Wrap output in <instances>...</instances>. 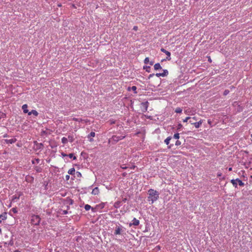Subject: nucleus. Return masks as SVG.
Masks as SVG:
<instances>
[{
  "label": "nucleus",
  "mask_w": 252,
  "mask_h": 252,
  "mask_svg": "<svg viewBox=\"0 0 252 252\" xmlns=\"http://www.w3.org/2000/svg\"><path fill=\"white\" fill-rule=\"evenodd\" d=\"M236 180L238 182V184H239V185L240 186H241V187H243L244 186V183L241 181L240 180V179H239L238 178V179H236Z\"/></svg>",
  "instance_id": "aec40b11"
},
{
  "label": "nucleus",
  "mask_w": 252,
  "mask_h": 252,
  "mask_svg": "<svg viewBox=\"0 0 252 252\" xmlns=\"http://www.w3.org/2000/svg\"><path fill=\"white\" fill-rule=\"evenodd\" d=\"M7 136V135L6 134H5L3 135V137H6Z\"/></svg>",
  "instance_id": "3c124183"
},
{
  "label": "nucleus",
  "mask_w": 252,
  "mask_h": 252,
  "mask_svg": "<svg viewBox=\"0 0 252 252\" xmlns=\"http://www.w3.org/2000/svg\"><path fill=\"white\" fill-rule=\"evenodd\" d=\"M175 112H176L177 113H180L182 112V110L181 108L178 107V108H177L175 110Z\"/></svg>",
  "instance_id": "b1692460"
},
{
  "label": "nucleus",
  "mask_w": 252,
  "mask_h": 252,
  "mask_svg": "<svg viewBox=\"0 0 252 252\" xmlns=\"http://www.w3.org/2000/svg\"><path fill=\"white\" fill-rule=\"evenodd\" d=\"M122 229L119 227H116V229L114 232L115 235L120 234Z\"/></svg>",
  "instance_id": "ddd939ff"
},
{
  "label": "nucleus",
  "mask_w": 252,
  "mask_h": 252,
  "mask_svg": "<svg viewBox=\"0 0 252 252\" xmlns=\"http://www.w3.org/2000/svg\"><path fill=\"white\" fill-rule=\"evenodd\" d=\"M171 139V137H168L167 138H166L164 140V143L168 145L169 144L170 141Z\"/></svg>",
  "instance_id": "a211bd4d"
},
{
  "label": "nucleus",
  "mask_w": 252,
  "mask_h": 252,
  "mask_svg": "<svg viewBox=\"0 0 252 252\" xmlns=\"http://www.w3.org/2000/svg\"><path fill=\"white\" fill-rule=\"evenodd\" d=\"M70 158H73V159H76V157L74 156L73 154H69L68 155H67Z\"/></svg>",
  "instance_id": "393cba45"
},
{
  "label": "nucleus",
  "mask_w": 252,
  "mask_h": 252,
  "mask_svg": "<svg viewBox=\"0 0 252 252\" xmlns=\"http://www.w3.org/2000/svg\"><path fill=\"white\" fill-rule=\"evenodd\" d=\"M185 112L187 114H189V111L188 110H186Z\"/></svg>",
  "instance_id": "49530a36"
},
{
  "label": "nucleus",
  "mask_w": 252,
  "mask_h": 252,
  "mask_svg": "<svg viewBox=\"0 0 252 252\" xmlns=\"http://www.w3.org/2000/svg\"><path fill=\"white\" fill-rule=\"evenodd\" d=\"M22 108L23 110V112L24 113H29V111L28 110V105L27 104H24L22 107Z\"/></svg>",
  "instance_id": "1a4fd4ad"
},
{
  "label": "nucleus",
  "mask_w": 252,
  "mask_h": 252,
  "mask_svg": "<svg viewBox=\"0 0 252 252\" xmlns=\"http://www.w3.org/2000/svg\"><path fill=\"white\" fill-rule=\"evenodd\" d=\"M251 178H252V176H251Z\"/></svg>",
  "instance_id": "052dcab7"
},
{
  "label": "nucleus",
  "mask_w": 252,
  "mask_h": 252,
  "mask_svg": "<svg viewBox=\"0 0 252 252\" xmlns=\"http://www.w3.org/2000/svg\"><path fill=\"white\" fill-rule=\"evenodd\" d=\"M4 141L6 144H13L16 142L17 139L16 138H12L10 139H5Z\"/></svg>",
  "instance_id": "0eeeda50"
},
{
  "label": "nucleus",
  "mask_w": 252,
  "mask_h": 252,
  "mask_svg": "<svg viewBox=\"0 0 252 252\" xmlns=\"http://www.w3.org/2000/svg\"><path fill=\"white\" fill-rule=\"evenodd\" d=\"M19 196L17 197L16 196L14 195L12 197V201H14L15 199H19Z\"/></svg>",
  "instance_id": "72a5a7b5"
},
{
  "label": "nucleus",
  "mask_w": 252,
  "mask_h": 252,
  "mask_svg": "<svg viewBox=\"0 0 252 252\" xmlns=\"http://www.w3.org/2000/svg\"><path fill=\"white\" fill-rule=\"evenodd\" d=\"M161 51L162 52H164V53H165V54L167 56V57H166V58L167 59H168V58H170V53L169 51H166V50H165L163 48H161Z\"/></svg>",
  "instance_id": "9b49d317"
},
{
  "label": "nucleus",
  "mask_w": 252,
  "mask_h": 252,
  "mask_svg": "<svg viewBox=\"0 0 252 252\" xmlns=\"http://www.w3.org/2000/svg\"><path fill=\"white\" fill-rule=\"evenodd\" d=\"M221 173H218V174H217V176L218 177H220V176H221Z\"/></svg>",
  "instance_id": "a18cd8bd"
},
{
  "label": "nucleus",
  "mask_w": 252,
  "mask_h": 252,
  "mask_svg": "<svg viewBox=\"0 0 252 252\" xmlns=\"http://www.w3.org/2000/svg\"><path fill=\"white\" fill-rule=\"evenodd\" d=\"M251 137H252V134H251Z\"/></svg>",
  "instance_id": "bf43d9fd"
},
{
  "label": "nucleus",
  "mask_w": 252,
  "mask_h": 252,
  "mask_svg": "<svg viewBox=\"0 0 252 252\" xmlns=\"http://www.w3.org/2000/svg\"><path fill=\"white\" fill-rule=\"evenodd\" d=\"M67 213V211L64 210V211H63V212L62 214L65 215V214H66Z\"/></svg>",
  "instance_id": "a19ab883"
},
{
  "label": "nucleus",
  "mask_w": 252,
  "mask_h": 252,
  "mask_svg": "<svg viewBox=\"0 0 252 252\" xmlns=\"http://www.w3.org/2000/svg\"><path fill=\"white\" fill-rule=\"evenodd\" d=\"M73 121H76V122H81L82 120L81 119H78L76 118H73L72 119Z\"/></svg>",
  "instance_id": "cd10ccee"
},
{
  "label": "nucleus",
  "mask_w": 252,
  "mask_h": 252,
  "mask_svg": "<svg viewBox=\"0 0 252 252\" xmlns=\"http://www.w3.org/2000/svg\"><path fill=\"white\" fill-rule=\"evenodd\" d=\"M190 120H191L190 121H193V122H194V121H196V120H197V119H196V117H192V118H191V119H190Z\"/></svg>",
  "instance_id": "c9c22d12"
},
{
  "label": "nucleus",
  "mask_w": 252,
  "mask_h": 252,
  "mask_svg": "<svg viewBox=\"0 0 252 252\" xmlns=\"http://www.w3.org/2000/svg\"><path fill=\"white\" fill-rule=\"evenodd\" d=\"M1 229L0 228V234H1Z\"/></svg>",
  "instance_id": "6e6d98bb"
},
{
  "label": "nucleus",
  "mask_w": 252,
  "mask_h": 252,
  "mask_svg": "<svg viewBox=\"0 0 252 252\" xmlns=\"http://www.w3.org/2000/svg\"><path fill=\"white\" fill-rule=\"evenodd\" d=\"M62 156H63V157H65V156H67V155H66V154H64V153H62Z\"/></svg>",
  "instance_id": "ea45409f"
},
{
  "label": "nucleus",
  "mask_w": 252,
  "mask_h": 252,
  "mask_svg": "<svg viewBox=\"0 0 252 252\" xmlns=\"http://www.w3.org/2000/svg\"><path fill=\"white\" fill-rule=\"evenodd\" d=\"M75 173V169L74 168H70L68 171V173L70 175H73Z\"/></svg>",
  "instance_id": "f3484780"
},
{
  "label": "nucleus",
  "mask_w": 252,
  "mask_h": 252,
  "mask_svg": "<svg viewBox=\"0 0 252 252\" xmlns=\"http://www.w3.org/2000/svg\"><path fill=\"white\" fill-rule=\"evenodd\" d=\"M121 167V168H122V169H127V168H128L127 166H126L125 165H124H124H122Z\"/></svg>",
  "instance_id": "f704fd0d"
},
{
  "label": "nucleus",
  "mask_w": 252,
  "mask_h": 252,
  "mask_svg": "<svg viewBox=\"0 0 252 252\" xmlns=\"http://www.w3.org/2000/svg\"><path fill=\"white\" fill-rule=\"evenodd\" d=\"M2 248V245H1V244L0 243V248Z\"/></svg>",
  "instance_id": "5fc2aeb1"
},
{
  "label": "nucleus",
  "mask_w": 252,
  "mask_h": 252,
  "mask_svg": "<svg viewBox=\"0 0 252 252\" xmlns=\"http://www.w3.org/2000/svg\"><path fill=\"white\" fill-rule=\"evenodd\" d=\"M135 168V166L133 165L130 167L131 169H134Z\"/></svg>",
  "instance_id": "c03bdc74"
},
{
  "label": "nucleus",
  "mask_w": 252,
  "mask_h": 252,
  "mask_svg": "<svg viewBox=\"0 0 252 252\" xmlns=\"http://www.w3.org/2000/svg\"><path fill=\"white\" fill-rule=\"evenodd\" d=\"M133 222H132V225H135V226H137L139 224V220H137L135 218H134L133 220H132Z\"/></svg>",
  "instance_id": "2eb2a0df"
},
{
  "label": "nucleus",
  "mask_w": 252,
  "mask_h": 252,
  "mask_svg": "<svg viewBox=\"0 0 252 252\" xmlns=\"http://www.w3.org/2000/svg\"><path fill=\"white\" fill-rule=\"evenodd\" d=\"M229 93V91L228 90H225L224 92H223V95H226L227 94H228Z\"/></svg>",
  "instance_id": "c756f323"
},
{
  "label": "nucleus",
  "mask_w": 252,
  "mask_h": 252,
  "mask_svg": "<svg viewBox=\"0 0 252 252\" xmlns=\"http://www.w3.org/2000/svg\"><path fill=\"white\" fill-rule=\"evenodd\" d=\"M208 61L209 62H211L212 60H211V59L210 57H208Z\"/></svg>",
  "instance_id": "37998d69"
},
{
  "label": "nucleus",
  "mask_w": 252,
  "mask_h": 252,
  "mask_svg": "<svg viewBox=\"0 0 252 252\" xmlns=\"http://www.w3.org/2000/svg\"><path fill=\"white\" fill-rule=\"evenodd\" d=\"M181 142L180 141L177 140V141H176V142L175 143V145L179 146L181 145Z\"/></svg>",
  "instance_id": "473e14b6"
},
{
  "label": "nucleus",
  "mask_w": 252,
  "mask_h": 252,
  "mask_svg": "<svg viewBox=\"0 0 252 252\" xmlns=\"http://www.w3.org/2000/svg\"><path fill=\"white\" fill-rule=\"evenodd\" d=\"M168 148L169 149L171 148V145L169 146L168 147Z\"/></svg>",
  "instance_id": "864d4df0"
},
{
  "label": "nucleus",
  "mask_w": 252,
  "mask_h": 252,
  "mask_svg": "<svg viewBox=\"0 0 252 252\" xmlns=\"http://www.w3.org/2000/svg\"><path fill=\"white\" fill-rule=\"evenodd\" d=\"M95 135V133L94 132L92 131L88 136V138H89V140L90 142H93L94 139L92 137H94Z\"/></svg>",
  "instance_id": "423d86ee"
},
{
  "label": "nucleus",
  "mask_w": 252,
  "mask_h": 252,
  "mask_svg": "<svg viewBox=\"0 0 252 252\" xmlns=\"http://www.w3.org/2000/svg\"><path fill=\"white\" fill-rule=\"evenodd\" d=\"M69 178H70L69 175H66L65 176V179H66V180H68L69 179Z\"/></svg>",
  "instance_id": "e433bc0d"
},
{
  "label": "nucleus",
  "mask_w": 252,
  "mask_h": 252,
  "mask_svg": "<svg viewBox=\"0 0 252 252\" xmlns=\"http://www.w3.org/2000/svg\"><path fill=\"white\" fill-rule=\"evenodd\" d=\"M125 137V136H122V135H121L120 136H118L117 135H114L112 136V139L113 141H114L115 142H118L119 140L124 139Z\"/></svg>",
  "instance_id": "39448f33"
},
{
  "label": "nucleus",
  "mask_w": 252,
  "mask_h": 252,
  "mask_svg": "<svg viewBox=\"0 0 252 252\" xmlns=\"http://www.w3.org/2000/svg\"><path fill=\"white\" fill-rule=\"evenodd\" d=\"M40 219L39 217L37 215H33L32 216V218L31 220V223L33 225H38L40 223Z\"/></svg>",
  "instance_id": "7ed1b4c3"
},
{
  "label": "nucleus",
  "mask_w": 252,
  "mask_h": 252,
  "mask_svg": "<svg viewBox=\"0 0 252 252\" xmlns=\"http://www.w3.org/2000/svg\"><path fill=\"white\" fill-rule=\"evenodd\" d=\"M154 69L156 70H161L162 72H157L156 74V76L157 77H165L168 75V71L166 69H162V67L160 66V64H154Z\"/></svg>",
  "instance_id": "f03ea898"
},
{
  "label": "nucleus",
  "mask_w": 252,
  "mask_h": 252,
  "mask_svg": "<svg viewBox=\"0 0 252 252\" xmlns=\"http://www.w3.org/2000/svg\"><path fill=\"white\" fill-rule=\"evenodd\" d=\"M136 89H137L136 87V86H132L131 88H129L128 90L129 91V90H132L133 91H134L135 93H136Z\"/></svg>",
  "instance_id": "4be33fe9"
},
{
  "label": "nucleus",
  "mask_w": 252,
  "mask_h": 252,
  "mask_svg": "<svg viewBox=\"0 0 252 252\" xmlns=\"http://www.w3.org/2000/svg\"><path fill=\"white\" fill-rule=\"evenodd\" d=\"M154 75V74H150V76H153Z\"/></svg>",
  "instance_id": "4d7b16f0"
},
{
  "label": "nucleus",
  "mask_w": 252,
  "mask_h": 252,
  "mask_svg": "<svg viewBox=\"0 0 252 252\" xmlns=\"http://www.w3.org/2000/svg\"><path fill=\"white\" fill-rule=\"evenodd\" d=\"M230 182L234 187L236 188L237 187V184L236 182L237 181L236 179V180L232 179L231 180Z\"/></svg>",
  "instance_id": "dca6fc26"
},
{
  "label": "nucleus",
  "mask_w": 252,
  "mask_h": 252,
  "mask_svg": "<svg viewBox=\"0 0 252 252\" xmlns=\"http://www.w3.org/2000/svg\"><path fill=\"white\" fill-rule=\"evenodd\" d=\"M159 72H162V71L159 70Z\"/></svg>",
  "instance_id": "13d9d810"
},
{
  "label": "nucleus",
  "mask_w": 252,
  "mask_h": 252,
  "mask_svg": "<svg viewBox=\"0 0 252 252\" xmlns=\"http://www.w3.org/2000/svg\"><path fill=\"white\" fill-rule=\"evenodd\" d=\"M11 211L14 214H16L17 213V208H13L11 209Z\"/></svg>",
  "instance_id": "bb28decb"
},
{
  "label": "nucleus",
  "mask_w": 252,
  "mask_h": 252,
  "mask_svg": "<svg viewBox=\"0 0 252 252\" xmlns=\"http://www.w3.org/2000/svg\"><path fill=\"white\" fill-rule=\"evenodd\" d=\"M84 208L86 211H89L91 208V206L88 204H86Z\"/></svg>",
  "instance_id": "5701e85b"
},
{
  "label": "nucleus",
  "mask_w": 252,
  "mask_h": 252,
  "mask_svg": "<svg viewBox=\"0 0 252 252\" xmlns=\"http://www.w3.org/2000/svg\"><path fill=\"white\" fill-rule=\"evenodd\" d=\"M6 219V217L5 215H2L0 214V223L1 222V220H4Z\"/></svg>",
  "instance_id": "412c9836"
},
{
  "label": "nucleus",
  "mask_w": 252,
  "mask_h": 252,
  "mask_svg": "<svg viewBox=\"0 0 252 252\" xmlns=\"http://www.w3.org/2000/svg\"><path fill=\"white\" fill-rule=\"evenodd\" d=\"M76 173L77 174V176L78 177L81 176V173L79 172H77Z\"/></svg>",
  "instance_id": "79ce46f5"
},
{
  "label": "nucleus",
  "mask_w": 252,
  "mask_h": 252,
  "mask_svg": "<svg viewBox=\"0 0 252 252\" xmlns=\"http://www.w3.org/2000/svg\"><path fill=\"white\" fill-rule=\"evenodd\" d=\"M99 192V189L97 187L95 188L92 190V193L94 195H97Z\"/></svg>",
  "instance_id": "6e6552de"
},
{
  "label": "nucleus",
  "mask_w": 252,
  "mask_h": 252,
  "mask_svg": "<svg viewBox=\"0 0 252 252\" xmlns=\"http://www.w3.org/2000/svg\"><path fill=\"white\" fill-rule=\"evenodd\" d=\"M208 123L209 124H211V121L210 120H209L208 121Z\"/></svg>",
  "instance_id": "8fccbe9b"
},
{
  "label": "nucleus",
  "mask_w": 252,
  "mask_h": 252,
  "mask_svg": "<svg viewBox=\"0 0 252 252\" xmlns=\"http://www.w3.org/2000/svg\"><path fill=\"white\" fill-rule=\"evenodd\" d=\"M126 198H125L123 199V201L126 202Z\"/></svg>",
  "instance_id": "603ef678"
},
{
  "label": "nucleus",
  "mask_w": 252,
  "mask_h": 252,
  "mask_svg": "<svg viewBox=\"0 0 252 252\" xmlns=\"http://www.w3.org/2000/svg\"><path fill=\"white\" fill-rule=\"evenodd\" d=\"M39 162V159L38 158L35 159V161L34 160L32 161V162L33 164H34L35 162L37 163H38Z\"/></svg>",
  "instance_id": "7c9ffc66"
},
{
  "label": "nucleus",
  "mask_w": 252,
  "mask_h": 252,
  "mask_svg": "<svg viewBox=\"0 0 252 252\" xmlns=\"http://www.w3.org/2000/svg\"><path fill=\"white\" fill-rule=\"evenodd\" d=\"M133 30L136 31L138 30V27L137 26H134L133 28Z\"/></svg>",
  "instance_id": "4c0bfd02"
},
{
  "label": "nucleus",
  "mask_w": 252,
  "mask_h": 252,
  "mask_svg": "<svg viewBox=\"0 0 252 252\" xmlns=\"http://www.w3.org/2000/svg\"><path fill=\"white\" fill-rule=\"evenodd\" d=\"M232 167H229V168H228V171H232Z\"/></svg>",
  "instance_id": "de8ad7c7"
},
{
  "label": "nucleus",
  "mask_w": 252,
  "mask_h": 252,
  "mask_svg": "<svg viewBox=\"0 0 252 252\" xmlns=\"http://www.w3.org/2000/svg\"><path fill=\"white\" fill-rule=\"evenodd\" d=\"M68 141H69L70 142H73L75 139L74 135H69L68 136L67 138Z\"/></svg>",
  "instance_id": "4468645a"
},
{
  "label": "nucleus",
  "mask_w": 252,
  "mask_h": 252,
  "mask_svg": "<svg viewBox=\"0 0 252 252\" xmlns=\"http://www.w3.org/2000/svg\"><path fill=\"white\" fill-rule=\"evenodd\" d=\"M148 200L151 201L152 203L157 200L159 197V193L157 191L153 189H150L148 190Z\"/></svg>",
  "instance_id": "f257e3e1"
},
{
  "label": "nucleus",
  "mask_w": 252,
  "mask_h": 252,
  "mask_svg": "<svg viewBox=\"0 0 252 252\" xmlns=\"http://www.w3.org/2000/svg\"><path fill=\"white\" fill-rule=\"evenodd\" d=\"M62 142L64 144H66L68 142L67 138L64 137H63L62 138Z\"/></svg>",
  "instance_id": "6ab92c4d"
},
{
  "label": "nucleus",
  "mask_w": 252,
  "mask_h": 252,
  "mask_svg": "<svg viewBox=\"0 0 252 252\" xmlns=\"http://www.w3.org/2000/svg\"><path fill=\"white\" fill-rule=\"evenodd\" d=\"M32 114H33L35 116H37L38 115V113L35 110H32L31 111L28 113L29 115H31Z\"/></svg>",
  "instance_id": "9d476101"
},
{
  "label": "nucleus",
  "mask_w": 252,
  "mask_h": 252,
  "mask_svg": "<svg viewBox=\"0 0 252 252\" xmlns=\"http://www.w3.org/2000/svg\"><path fill=\"white\" fill-rule=\"evenodd\" d=\"M149 62V58L147 57L144 60V63H148Z\"/></svg>",
  "instance_id": "2f4dec72"
},
{
  "label": "nucleus",
  "mask_w": 252,
  "mask_h": 252,
  "mask_svg": "<svg viewBox=\"0 0 252 252\" xmlns=\"http://www.w3.org/2000/svg\"><path fill=\"white\" fill-rule=\"evenodd\" d=\"M14 252H21L20 251H19L18 250H16L14 251Z\"/></svg>",
  "instance_id": "09e8293b"
},
{
  "label": "nucleus",
  "mask_w": 252,
  "mask_h": 252,
  "mask_svg": "<svg viewBox=\"0 0 252 252\" xmlns=\"http://www.w3.org/2000/svg\"><path fill=\"white\" fill-rule=\"evenodd\" d=\"M190 119H191V117H186L185 119H184V120H183V122H184V123H185V122H188V121L189 120H190Z\"/></svg>",
  "instance_id": "c85d7f7f"
},
{
  "label": "nucleus",
  "mask_w": 252,
  "mask_h": 252,
  "mask_svg": "<svg viewBox=\"0 0 252 252\" xmlns=\"http://www.w3.org/2000/svg\"><path fill=\"white\" fill-rule=\"evenodd\" d=\"M173 137H174V138H175L176 139H178L180 137L179 133H177L174 134Z\"/></svg>",
  "instance_id": "a878e982"
},
{
  "label": "nucleus",
  "mask_w": 252,
  "mask_h": 252,
  "mask_svg": "<svg viewBox=\"0 0 252 252\" xmlns=\"http://www.w3.org/2000/svg\"><path fill=\"white\" fill-rule=\"evenodd\" d=\"M144 69H146V71H148V72H150V71L148 69V68H149L150 67H147L146 66V67L145 66L143 67Z\"/></svg>",
  "instance_id": "58836bf2"
},
{
  "label": "nucleus",
  "mask_w": 252,
  "mask_h": 252,
  "mask_svg": "<svg viewBox=\"0 0 252 252\" xmlns=\"http://www.w3.org/2000/svg\"><path fill=\"white\" fill-rule=\"evenodd\" d=\"M189 123L191 124V125H194V126L196 127V128H199L201 125H202V123H203V121L202 120H200L199 122H193V121H189Z\"/></svg>",
  "instance_id": "20e7f679"
},
{
  "label": "nucleus",
  "mask_w": 252,
  "mask_h": 252,
  "mask_svg": "<svg viewBox=\"0 0 252 252\" xmlns=\"http://www.w3.org/2000/svg\"><path fill=\"white\" fill-rule=\"evenodd\" d=\"M122 205V202L121 201H118L116 202H115L114 207L115 208H118Z\"/></svg>",
  "instance_id": "f8f14e48"
}]
</instances>
